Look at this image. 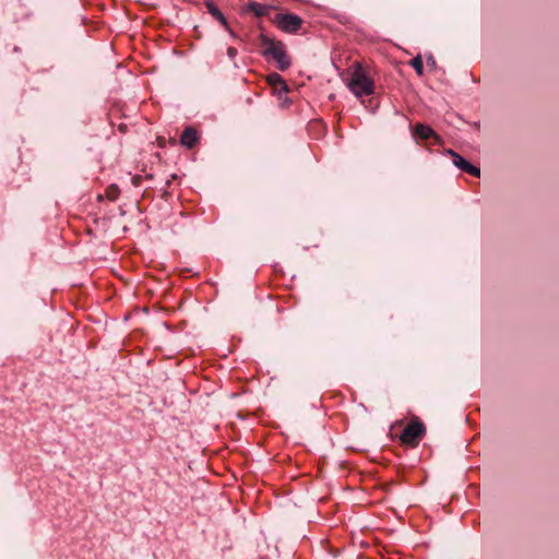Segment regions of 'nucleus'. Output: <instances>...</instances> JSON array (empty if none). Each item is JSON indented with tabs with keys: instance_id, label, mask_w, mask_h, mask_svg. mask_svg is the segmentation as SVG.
Here are the masks:
<instances>
[{
	"instance_id": "1",
	"label": "nucleus",
	"mask_w": 559,
	"mask_h": 559,
	"mask_svg": "<svg viewBox=\"0 0 559 559\" xmlns=\"http://www.w3.org/2000/svg\"><path fill=\"white\" fill-rule=\"evenodd\" d=\"M260 47L262 55L267 59H273L277 63L281 71H285L290 66V58L288 57L285 46L282 41L271 38L265 34L260 35Z\"/></svg>"
},
{
	"instance_id": "2",
	"label": "nucleus",
	"mask_w": 559,
	"mask_h": 559,
	"mask_svg": "<svg viewBox=\"0 0 559 559\" xmlns=\"http://www.w3.org/2000/svg\"><path fill=\"white\" fill-rule=\"evenodd\" d=\"M347 87L358 98L369 96L374 92V84L372 80L366 74L359 63L355 64L354 70L349 74Z\"/></svg>"
},
{
	"instance_id": "3",
	"label": "nucleus",
	"mask_w": 559,
	"mask_h": 559,
	"mask_svg": "<svg viewBox=\"0 0 559 559\" xmlns=\"http://www.w3.org/2000/svg\"><path fill=\"white\" fill-rule=\"evenodd\" d=\"M426 432L425 425L419 419H413L403 430L401 441L404 444L416 447Z\"/></svg>"
},
{
	"instance_id": "4",
	"label": "nucleus",
	"mask_w": 559,
	"mask_h": 559,
	"mask_svg": "<svg viewBox=\"0 0 559 559\" xmlns=\"http://www.w3.org/2000/svg\"><path fill=\"white\" fill-rule=\"evenodd\" d=\"M273 22L277 25L278 28H281L284 32L287 33H295L297 32L301 24L302 20L295 14H283L278 13L273 19Z\"/></svg>"
},
{
	"instance_id": "5",
	"label": "nucleus",
	"mask_w": 559,
	"mask_h": 559,
	"mask_svg": "<svg viewBox=\"0 0 559 559\" xmlns=\"http://www.w3.org/2000/svg\"><path fill=\"white\" fill-rule=\"evenodd\" d=\"M413 135L421 141H431L433 144L441 143L440 136L433 129L424 123H416L413 129Z\"/></svg>"
},
{
	"instance_id": "6",
	"label": "nucleus",
	"mask_w": 559,
	"mask_h": 559,
	"mask_svg": "<svg viewBox=\"0 0 559 559\" xmlns=\"http://www.w3.org/2000/svg\"><path fill=\"white\" fill-rule=\"evenodd\" d=\"M448 154L452 156L453 164L460 168L461 170L474 176L479 177L480 176V169L474 165H472L469 162L464 159L462 156H460L457 153H455L453 150H448Z\"/></svg>"
},
{
	"instance_id": "7",
	"label": "nucleus",
	"mask_w": 559,
	"mask_h": 559,
	"mask_svg": "<svg viewBox=\"0 0 559 559\" xmlns=\"http://www.w3.org/2000/svg\"><path fill=\"white\" fill-rule=\"evenodd\" d=\"M204 5L207 10V12L215 19L217 20L221 25L229 32V34L231 36H235L234 32L230 29L229 25H228V22L226 20V17L224 16V14L221 12V10L217 8V5L211 1V0H206L204 2Z\"/></svg>"
},
{
	"instance_id": "8",
	"label": "nucleus",
	"mask_w": 559,
	"mask_h": 559,
	"mask_svg": "<svg viewBox=\"0 0 559 559\" xmlns=\"http://www.w3.org/2000/svg\"><path fill=\"white\" fill-rule=\"evenodd\" d=\"M246 11L253 13L258 17L266 16V15H269V13L271 11V7L263 4V3L250 1L246 5Z\"/></svg>"
},
{
	"instance_id": "9",
	"label": "nucleus",
	"mask_w": 559,
	"mask_h": 559,
	"mask_svg": "<svg viewBox=\"0 0 559 559\" xmlns=\"http://www.w3.org/2000/svg\"><path fill=\"white\" fill-rule=\"evenodd\" d=\"M180 142L189 148L193 147L198 142L197 131L191 127L186 128L181 134Z\"/></svg>"
},
{
	"instance_id": "10",
	"label": "nucleus",
	"mask_w": 559,
	"mask_h": 559,
	"mask_svg": "<svg viewBox=\"0 0 559 559\" xmlns=\"http://www.w3.org/2000/svg\"><path fill=\"white\" fill-rule=\"evenodd\" d=\"M267 82L270 85H272L276 91H288L286 82L283 80V78L277 73H271L267 76Z\"/></svg>"
},
{
	"instance_id": "11",
	"label": "nucleus",
	"mask_w": 559,
	"mask_h": 559,
	"mask_svg": "<svg viewBox=\"0 0 559 559\" xmlns=\"http://www.w3.org/2000/svg\"><path fill=\"white\" fill-rule=\"evenodd\" d=\"M106 198L110 201H116L119 198L120 189L117 185H110L105 191Z\"/></svg>"
},
{
	"instance_id": "12",
	"label": "nucleus",
	"mask_w": 559,
	"mask_h": 559,
	"mask_svg": "<svg viewBox=\"0 0 559 559\" xmlns=\"http://www.w3.org/2000/svg\"><path fill=\"white\" fill-rule=\"evenodd\" d=\"M411 66L415 69L416 73L418 75H423L424 73V66L423 60L420 56H417L411 60Z\"/></svg>"
},
{
	"instance_id": "13",
	"label": "nucleus",
	"mask_w": 559,
	"mask_h": 559,
	"mask_svg": "<svg viewBox=\"0 0 559 559\" xmlns=\"http://www.w3.org/2000/svg\"><path fill=\"white\" fill-rule=\"evenodd\" d=\"M131 181L133 186L139 187L142 182V176L135 175L132 177Z\"/></svg>"
},
{
	"instance_id": "14",
	"label": "nucleus",
	"mask_w": 559,
	"mask_h": 559,
	"mask_svg": "<svg viewBox=\"0 0 559 559\" xmlns=\"http://www.w3.org/2000/svg\"><path fill=\"white\" fill-rule=\"evenodd\" d=\"M227 55H228V57H229V58H231V59H233V58H235V57L237 56V49H236V48H234V47H229V48L227 49Z\"/></svg>"
},
{
	"instance_id": "15",
	"label": "nucleus",
	"mask_w": 559,
	"mask_h": 559,
	"mask_svg": "<svg viewBox=\"0 0 559 559\" xmlns=\"http://www.w3.org/2000/svg\"><path fill=\"white\" fill-rule=\"evenodd\" d=\"M168 197H169V192H168L167 190H165V191L163 192V198H164L165 200H168Z\"/></svg>"
}]
</instances>
